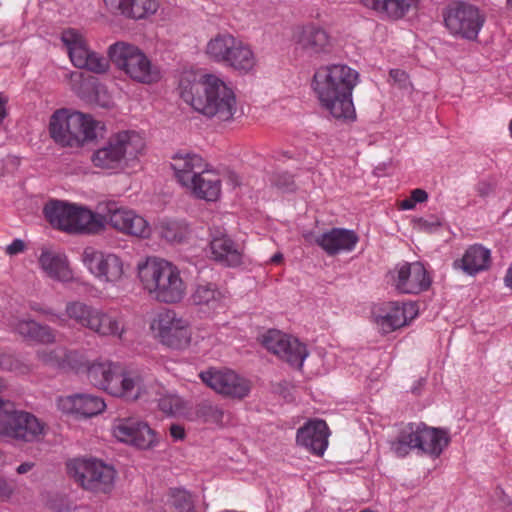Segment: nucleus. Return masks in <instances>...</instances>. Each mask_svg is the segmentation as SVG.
Returning <instances> with one entry per match:
<instances>
[{"instance_id": "obj_26", "label": "nucleus", "mask_w": 512, "mask_h": 512, "mask_svg": "<svg viewBox=\"0 0 512 512\" xmlns=\"http://www.w3.org/2000/svg\"><path fill=\"white\" fill-rule=\"evenodd\" d=\"M314 241L327 255L334 256L354 250L359 237L353 230L331 228L316 236Z\"/></svg>"}, {"instance_id": "obj_30", "label": "nucleus", "mask_w": 512, "mask_h": 512, "mask_svg": "<svg viewBox=\"0 0 512 512\" xmlns=\"http://www.w3.org/2000/svg\"><path fill=\"white\" fill-rule=\"evenodd\" d=\"M192 305L204 312H211L225 306L226 295L212 282L196 283L190 295Z\"/></svg>"}, {"instance_id": "obj_32", "label": "nucleus", "mask_w": 512, "mask_h": 512, "mask_svg": "<svg viewBox=\"0 0 512 512\" xmlns=\"http://www.w3.org/2000/svg\"><path fill=\"white\" fill-rule=\"evenodd\" d=\"M213 260L226 267H237L242 264L244 249L227 235L213 237L210 242Z\"/></svg>"}, {"instance_id": "obj_54", "label": "nucleus", "mask_w": 512, "mask_h": 512, "mask_svg": "<svg viewBox=\"0 0 512 512\" xmlns=\"http://www.w3.org/2000/svg\"><path fill=\"white\" fill-rule=\"evenodd\" d=\"M169 432L175 441L183 440L185 438V429L179 424H172L169 428Z\"/></svg>"}, {"instance_id": "obj_12", "label": "nucleus", "mask_w": 512, "mask_h": 512, "mask_svg": "<svg viewBox=\"0 0 512 512\" xmlns=\"http://www.w3.org/2000/svg\"><path fill=\"white\" fill-rule=\"evenodd\" d=\"M484 21L480 10L466 2L452 3L444 14V23L449 32L467 40L477 38Z\"/></svg>"}, {"instance_id": "obj_34", "label": "nucleus", "mask_w": 512, "mask_h": 512, "mask_svg": "<svg viewBox=\"0 0 512 512\" xmlns=\"http://www.w3.org/2000/svg\"><path fill=\"white\" fill-rule=\"evenodd\" d=\"M238 37L229 32H219L212 36L204 47L207 59L213 63L226 67Z\"/></svg>"}, {"instance_id": "obj_58", "label": "nucleus", "mask_w": 512, "mask_h": 512, "mask_svg": "<svg viewBox=\"0 0 512 512\" xmlns=\"http://www.w3.org/2000/svg\"><path fill=\"white\" fill-rule=\"evenodd\" d=\"M6 103H7V98H5L4 96L0 95V123L3 122V120L5 119L7 113H6Z\"/></svg>"}, {"instance_id": "obj_20", "label": "nucleus", "mask_w": 512, "mask_h": 512, "mask_svg": "<svg viewBox=\"0 0 512 512\" xmlns=\"http://www.w3.org/2000/svg\"><path fill=\"white\" fill-rule=\"evenodd\" d=\"M393 286L402 294H418L427 290L431 278L421 262H404L393 271Z\"/></svg>"}, {"instance_id": "obj_60", "label": "nucleus", "mask_w": 512, "mask_h": 512, "mask_svg": "<svg viewBox=\"0 0 512 512\" xmlns=\"http://www.w3.org/2000/svg\"><path fill=\"white\" fill-rule=\"evenodd\" d=\"M33 467V464L32 463H22L21 465H19L17 467V472L19 474H24V473H27L28 471H30Z\"/></svg>"}, {"instance_id": "obj_53", "label": "nucleus", "mask_w": 512, "mask_h": 512, "mask_svg": "<svg viewBox=\"0 0 512 512\" xmlns=\"http://www.w3.org/2000/svg\"><path fill=\"white\" fill-rule=\"evenodd\" d=\"M418 226L423 231L432 232L435 229L439 228L441 226V223L437 219H433L430 221V220L421 218L418 220Z\"/></svg>"}, {"instance_id": "obj_38", "label": "nucleus", "mask_w": 512, "mask_h": 512, "mask_svg": "<svg viewBox=\"0 0 512 512\" xmlns=\"http://www.w3.org/2000/svg\"><path fill=\"white\" fill-rule=\"evenodd\" d=\"M363 6L374 11L382 18L402 19L418 0H359Z\"/></svg>"}, {"instance_id": "obj_61", "label": "nucleus", "mask_w": 512, "mask_h": 512, "mask_svg": "<svg viewBox=\"0 0 512 512\" xmlns=\"http://www.w3.org/2000/svg\"><path fill=\"white\" fill-rule=\"evenodd\" d=\"M10 493V489L6 483V481L0 478V496H5Z\"/></svg>"}, {"instance_id": "obj_56", "label": "nucleus", "mask_w": 512, "mask_h": 512, "mask_svg": "<svg viewBox=\"0 0 512 512\" xmlns=\"http://www.w3.org/2000/svg\"><path fill=\"white\" fill-rule=\"evenodd\" d=\"M13 404L9 401H3L0 399V417L4 416L8 411L10 412L13 409Z\"/></svg>"}, {"instance_id": "obj_1", "label": "nucleus", "mask_w": 512, "mask_h": 512, "mask_svg": "<svg viewBox=\"0 0 512 512\" xmlns=\"http://www.w3.org/2000/svg\"><path fill=\"white\" fill-rule=\"evenodd\" d=\"M178 89L187 105L209 119L229 121L237 111L234 91L215 74L185 71Z\"/></svg>"}, {"instance_id": "obj_62", "label": "nucleus", "mask_w": 512, "mask_h": 512, "mask_svg": "<svg viewBox=\"0 0 512 512\" xmlns=\"http://www.w3.org/2000/svg\"><path fill=\"white\" fill-rule=\"evenodd\" d=\"M282 258L283 256L281 253H276L275 255L272 256L271 261L273 263H279L282 260Z\"/></svg>"}, {"instance_id": "obj_55", "label": "nucleus", "mask_w": 512, "mask_h": 512, "mask_svg": "<svg viewBox=\"0 0 512 512\" xmlns=\"http://www.w3.org/2000/svg\"><path fill=\"white\" fill-rule=\"evenodd\" d=\"M410 197L416 205L417 203L426 202L428 200V193L423 189L417 188L411 191Z\"/></svg>"}, {"instance_id": "obj_2", "label": "nucleus", "mask_w": 512, "mask_h": 512, "mask_svg": "<svg viewBox=\"0 0 512 512\" xmlns=\"http://www.w3.org/2000/svg\"><path fill=\"white\" fill-rule=\"evenodd\" d=\"M359 81L358 72L346 64L322 65L314 72L311 87L329 114L343 121L356 118L352 93Z\"/></svg>"}, {"instance_id": "obj_25", "label": "nucleus", "mask_w": 512, "mask_h": 512, "mask_svg": "<svg viewBox=\"0 0 512 512\" xmlns=\"http://www.w3.org/2000/svg\"><path fill=\"white\" fill-rule=\"evenodd\" d=\"M329 435L326 422L321 419H313L298 429L296 441L298 445L305 447L312 454L322 456L328 447Z\"/></svg>"}, {"instance_id": "obj_36", "label": "nucleus", "mask_w": 512, "mask_h": 512, "mask_svg": "<svg viewBox=\"0 0 512 512\" xmlns=\"http://www.w3.org/2000/svg\"><path fill=\"white\" fill-rule=\"evenodd\" d=\"M257 66L258 58L252 46L238 37L226 68L240 75H247L253 73Z\"/></svg>"}, {"instance_id": "obj_33", "label": "nucleus", "mask_w": 512, "mask_h": 512, "mask_svg": "<svg viewBox=\"0 0 512 512\" xmlns=\"http://www.w3.org/2000/svg\"><path fill=\"white\" fill-rule=\"evenodd\" d=\"M9 326L24 339L40 344H53L56 342V331L48 325L40 324L32 319L12 318Z\"/></svg>"}, {"instance_id": "obj_15", "label": "nucleus", "mask_w": 512, "mask_h": 512, "mask_svg": "<svg viewBox=\"0 0 512 512\" xmlns=\"http://www.w3.org/2000/svg\"><path fill=\"white\" fill-rule=\"evenodd\" d=\"M150 328L159 341L174 349H183L190 344L191 333L188 322L178 317L175 311L165 309L152 320Z\"/></svg>"}, {"instance_id": "obj_29", "label": "nucleus", "mask_w": 512, "mask_h": 512, "mask_svg": "<svg viewBox=\"0 0 512 512\" xmlns=\"http://www.w3.org/2000/svg\"><path fill=\"white\" fill-rule=\"evenodd\" d=\"M491 266V251L481 244L470 245L461 258L453 262V268L469 276L487 271Z\"/></svg>"}, {"instance_id": "obj_42", "label": "nucleus", "mask_w": 512, "mask_h": 512, "mask_svg": "<svg viewBox=\"0 0 512 512\" xmlns=\"http://www.w3.org/2000/svg\"><path fill=\"white\" fill-rule=\"evenodd\" d=\"M189 232V226L184 221L168 220L160 224L161 237L172 243L182 242Z\"/></svg>"}, {"instance_id": "obj_22", "label": "nucleus", "mask_w": 512, "mask_h": 512, "mask_svg": "<svg viewBox=\"0 0 512 512\" xmlns=\"http://www.w3.org/2000/svg\"><path fill=\"white\" fill-rule=\"evenodd\" d=\"M113 395L128 401L148 399L153 388L151 381L138 371L125 370L121 367Z\"/></svg>"}, {"instance_id": "obj_39", "label": "nucleus", "mask_w": 512, "mask_h": 512, "mask_svg": "<svg viewBox=\"0 0 512 512\" xmlns=\"http://www.w3.org/2000/svg\"><path fill=\"white\" fill-rule=\"evenodd\" d=\"M89 330L103 337L121 338L124 333V327L117 316L97 307H95Z\"/></svg>"}, {"instance_id": "obj_28", "label": "nucleus", "mask_w": 512, "mask_h": 512, "mask_svg": "<svg viewBox=\"0 0 512 512\" xmlns=\"http://www.w3.org/2000/svg\"><path fill=\"white\" fill-rule=\"evenodd\" d=\"M42 272L49 278L59 282H70L73 271L67 256L62 252L44 248L38 257Z\"/></svg>"}, {"instance_id": "obj_19", "label": "nucleus", "mask_w": 512, "mask_h": 512, "mask_svg": "<svg viewBox=\"0 0 512 512\" xmlns=\"http://www.w3.org/2000/svg\"><path fill=\"white\" fill-rule=\"evenodd\" d=\"M374 320L379 329L387 334L407 325L418 315L414 302L391 301L381 304L374 312Z\"/></svg>"}, {"instance_id": "obj_10", "label": "nucleus", "mask_w": 512, "mask_h": 512, "mask_svg": "<svg viewBox=\"0 0 512 512\" xmlns=\"http://www.w3.org/2000/svg\"><path fill=\"white\" fill-rule=\"evenodd\" d=\"M69 475L85 490L108 494L115 486L117 472L112 465L94 458H77L67 463Z\"/></svg>"}, {"instance_id": "obj_6", "label": "nucleus", "mask_w": 512, "mask_h": 512, "mask_svg": "<svg viewBox=\"0 0 512 512\" xmlns=\"http://www.w3.org/2000/svg\"><path fill=\"white\" fill-rule=\"evenodd\" d=\"M100 124L89 114L61 108L51 115L48 130L57 145L80 148L97 138Z\"/></svg>"}, {"instance_id": "obj_41", "label": "nucleus", "mask_w": 512, "mask_h": 512, "mask_svg": "<svg viewBox=\"0 0 512 512\" xmlns=\"http://www.w3.org/2000/svg\"><path fill=\"white\" fill-rule=\"evenodd\" d=\"M196 415L204 423L223 427L228 422L229 415L221 405L205 400L197 405Z\"/></svg>"}, {"instance_id": "obj_9", "label": "nucleus", "mask_w": 512, "mask_h": 512, "mask_svg": "<svg viewBox=\"0 0 512 512\" xmlns=\"http://www.w3.org/2000/svg\"><path fill=\"white\" fill-rule=\"evenodd\" d=\"M111 61L133 81L142 84L156 83L161 78L157 65L137 46L116 42L108 50Z\"/></svg>"}, {"instance_id": "obj_27", "label": "nucleus", "mask_w": 512, "mask_h": 512, "mask_svg": "<svg viewBox=\"0 0 512 512\" xmlns=\"http://www.w3.org/2000/svg\"><path fill=\"white\" fill-rule=\"evenodd\" d=\"M208 166V163L195 153H177L171 162L175 178L183 188L191 184L192 180Z\"/></svg>"}, {"instance_id": "obj_51", "label": "nucleus", "mask_w": 512, "mask_h": 512, "mask_svg": "<svg viewBox=\"0 0 512 512\" xmlns=\"http://www.w3.org/2000/svg\"><path fill=\"white\" fill-rule=\"evenodd\" d=\"M475 189L480 197H488L494 192L495 186L490 180H481L476 184Z\"/></svg>"}, {"instance_id": "obj_3", "label": "nucleus", "mask_w": 512, "mask_h": 512, "mask_svg": "<svg viewBox=\"0 0 512 512\" xmlns=\"http://www.w3.org/2000/svg\"><path fill=\"white\" fill-rule=\"evenodd\" d=\"M137 276L143 291L163 304H178L187 295V282L181 269L160 257H147L137 265Z\"/></svg>"}, {"instance_id": "obj_4", "label": "nucleus", "mask_w": 512, "mask_h": 512, "mask_svg": "<svg viewBox=\"0 0 512 512\" xmlns=\"http://www.w3.org/2000/svg\"><path fill=\"white\" fill-rule=\"evenodd\" d=\"M144 149L145 141L139 133L121 131L92 153L91 163L108 175L117 174L137 160Z\"/></svg>"}, {"instance_id": "obj_46", "label": "nucleus", "mask_w": 512, "mask_h": 512, "mask_svg": "<svg viewBox=\"0 0 512 512\" xmlns=\"http://www.w3.org/2000/svg\"><path fill=\"white\" fill-rule=\"evenodd\" d=\"M62 369H73L79 371L83 368H88V360L86 356L77 350H67L64 348Z\"/></svg>"}, {"instance_id": "obj_24", "label": "nucleus", "mask_w": 512, "mask_h": 512, "mask_svg": "<svg viewBox=\"0 0 512 512\" xmlns=\"http://www.w3.org/2000/svg\"><path fill=\"white\" fill-rule=\"evenodd\" d=\"M107 10L116 16L140 21L147 20L159 9L158 0H103Z\"/></svg>"}, {"instance_id": "obj_45", "label": "nucleus", "mask_w": 512, "mask_h": 512, "mask_svg": "<svg viewBox=\"0 0 512 512\" xmlns=\"http://www.w3.org/2000/svg\"><path fill=\"white\" fill-rule=\"evenodd\" d=\"M159 409L168 414L174 415L183 410L184 405L182 399L173 393H166L158 399Z\"/></svg>"}, {"instance_id": "obj_44", "label": "nucleus", "mask_w": 512, "mask_h": 512, "mask_svg": "<svg viewBox=\"0 0 512 512\" xmlns=\"http://www.w3.org/2000/svg\"><path fill=\"white\" fill-rule=\"evenodd\" d=\"M37 359L51 367L62 368L64 347L42 348L36 353Z\"/></svg>"}, {"instance_id": "obj_63", "label": "nucleus", "mask_w": 512, "mask_h": 512, "mask_svg": "<svg viewBox=\"0 0 512 512\" xmlns=\"http://www.w3.org/2000/svg\"><path fill=\"white\" fill-rule=\"evenodd\" d=\"M82 75L83 74L80 72H73V73H71V78L72 79H80L82 77Z\"/></svg>"}, {"instance_id": "obj_49", "label": "nucleus", "mask_w": 512, "mask_h": 512, "mask_svg": "<svg viewBox=\"0 0 512 512\" xmlns=\"http://www.w3.org/2000/svg\"><path fill=\"white\" fill-rule=\"evenodd\" d=\"M32 309L34 311H37L45 316L48 317V320L54 324H57L58 326H65L66 325V318L63 314L55 313L50 308H41L39 306H32Z\"/></svg>"}, {"instance_id": "obj_11", "label": "nucleus", "mask_w": 512, "mask_h": 512, "mask_svg": "<svg viewBox=\"0 0 512 512\" xmlns=\"http://www.w3.org/2000/svg\"><path fill=\"white\" fill-rule=\"evenodd\" d=\"M100 217L102 218L101 231L109 225L119 233L139 239H147L152 233L149 222L142 215L130 208L118 206L114 202L107 203L105 212L100 214Z\"/></svg>"}, {"instance_id": "obj_18", "label": "nucleus", "mask_w": 512, "mask_h": 512, "mask_svg": "<svg viewBox=\"0 0 512 512\" xmlns=\"http://www.w3.org/2000/svg\"><path fill=\"white\" fill-rule=\"evenodd\" d=\"M263 346L291 366L301 368L308 356L306 346L297 338L276 329L262 335Z\"/></svg>"}, {"instance_id": "obj_40", "label": "nucleus", "mask_w": 512, "mask_h": 512, "mask_svg": "<svg viewBox=\"0 0 512 512\" xmlns=\"http://www.w3.org/2000/svg\"><path fill=\"white\" fill-rule=\"evenodd\" d=\"M95 307L81 301H69L65 305L66 324L73 321L81 327L90 328Z\"/></svg>"}, {"instance_id": "obj_64", "label": "nucleus", "mask_w": 512, "mask_h": 512, "mask_svg": "<svg viewBox=\"0 0 512 512\" xmlns=\"http://www.w3.org/2000/svg\"><path fill=\"white\" fill-rule=\"evenodd\" d=\"M509 131L512 137V120L509 122Z\"/></svg>"}, {"instance_id": "obj_48", "label": "nucleus", "mask_w": 512, "mask_h": 512, "mask_svg": "<svg viewBox=\"0 0 512 512\" xmlns=\"http://www.w3.org/2000/svg\"><path fill=\"white\" fill-rule=\"evenodd\" d=\"M270 181L272 185L283 191H292L294 189V180L293 176L288 172H277L274 173Z\"/></svg>"}, {"instance_id": "obj_59", "label": "nucleus", "mask_w": 512, "mask_h": 512, "mask_svg": "<svg viewBox=\"0 0 512 512\" xmlns=\"http://www.w3.org/2000/svg\"><path fill=\"white\" fill-rule=\"evenodd\" d=\"M503 280L505 286L512 289V263L509 265Z\"/></svg>"}, {"instance_id": "obj_13", "label": "nucleus", "mask_w": 512, "mask_h": 512, "mask_svg": "<svg viewBox=\"0 0 512 512\" xmlns=\"http://www.w3.org/2000/svg\"><path fill=\"white\" fill-rule=\"evenodd\" d=\"M111 432L119 442L140 450L153 449L160 442L158 433L147 422L137 417L114 419Z\"/></svg>"}, {"instance_id": "obj_17", "label": "nucleus", "mask_w": 512, "mask_h": 512, "mask_svg": "<svg viewBox=\"0 0 512 512\" xmlns=\"http://www.w3.org/2000/svg\"><path fill=\"white\" fill-rule=\"evenodd\" d=\"M200 379L216 393L243 399L251 392V382L228 368H209L199 374Z\"/></svg>"}, {"instance_id": "obj_43", "label": "nucleus", "mask_w": 512, "mask_h": 512, "mask_svg": "<svg viewBox=\"0 0 512 512\" xmlns=\"http://www.w3.org/2000/svg\"><path fill=\"white\" fill-rule=\"evenodd\" d=\"M168 503L176 512H195L192 496L184 489H171L168 496Z\"/></svg>"}, {"instance_id": "obj_14", "label": "nucleus", "mask_w": 512, "mask_h": 512, "mask_svg": "<svg viewBox=\"0 0 512 512\" xmlns=\"http://www.w3.org/2000/svg\"><path fill=\"white\" fill-rule=\"evenodd\" d=\"M45 433V425L35 415L14 408L0 417V438L34 442Z\"/></svg>"}, {"instance_id": "obj_57", "label": "nucleus", "mask_w": 512, "mask_h": 512, "mask_svg": "<svg viewBox=\"0 0 512 512\" xmlns=\"http://www.w3.org/2000/svg\"><path fill=\"white\" fill-rule=\"evenodd\" d=\"M415 203L412 201V198L409 197V198H406L404 200H402L400 203H399V208L401 210H412L415 208Z\"/></svg>"}, {"instance_id": "obj_21", "label": "nucleus", "mask_w": 512, "mask_h": 512, "mask_svg": "<svg viewBox=\"0 0 512 512\" xmlns=\"http://www.w3.org/2000/svg\"><path fill=\"white\" fill-rule=\"evenodd\" d=\"M56 406L64 414L91 418L101 414L106 408V403L100 396L79 393L59 396L56 400Z\"/></svg>"}, {"instance_id": "obj_8", "label": "nucleus", "mask_w": 512, "mask_h": 512, "mask_svg": "<svg viewBox=\"0 0 512 512\" xmlns=\"http://www.w3.org/2000/svg\"><path fill=\"white\" fill-rule=\"evenodd\" d=\"M87 272L100 284L118 287L128 278L130 264L115 252L88 246L81 253Z\"/></svg>"}, {"instance_id": "obj_16", "label": "nucleus", "mask_w": 512, "mask_h": 512, "mask_svg": "<svg viewBox=\"0 0 512 512\" xmlns=\"http://www.w3.org/2000/svg\"><path fill=\"white\" fill-rule=\"evenodd\" d=\"M61 40L75 67L79 69H86L96 74H102L108 71V60L92 51L83 35L75 29H67L63 31Z\"/></svg>"}, {"instance_id": "obj_52", "label": "nucleus", "mask_w": 512, "mask_h": 512, "mask_svg": "<svg viewBox=\"0 0 512 512\" xmlns=\"http://www.w3.org/2000/svg\"><path fill=\"white\" fill-rule=\"evenodd\" d=\"M26 249V244L21 239H14L9 245L5 248V253L9 256H15L22 252H24Z\"/></svg>"}, {"instance_id": "obj_47", "label": "nucleus", "mask_w": 512, "mask_h": 512, "mask_svg": "<svg viewBox=\"0 0 512 512\" xmlns=\"http://www.w3.org/2000/svg\"><path fill=\"white\" fill-rule=\"evenodd\" d=\"M0 368L16 373H25L28 367L12 355L0 353Z\"/></svg>"}, {"instance_id": "obj_50", "label": "nucleus", "mask_w": 512, "mask_h": 512, "mask_svg": "<svg viewBox=\"0 0 512 512\" xmlns=\"http://www.w3.org/2000/svg\"><path fill=\"white\" fill-rule=\"evenodd\" d=\"M389 78L400 88H406L409 84L408 74L401 69H391L389 72Z\"/></svg>"}, {"instance_id": "obj_7", "label": "nucleus", "mask_w": 512, "mask_h": 512, "mask_svg": "<svg viewBox=\"0 0 512 512\" xmlns=\"http://www.w3.org/2000/svg\"><path fill=\"white\" fill-rule=\"evenodd\" d=\"M43 213L54 227L66 232L97 233L101 231L102 218L99 213L60 200H51Z\"/></svg>"}, {"instance_id": "obj_5", "label": "nucleus", "mask_w": 512, "mask_h": 512, "mask_svg": "<svg viewBox=\"0 0 512 512\" xmlns=\"http://www.w3.org/2000/svg\"><path fill=\"white\" fill-rule=\"evenodd\" d=\"M449 443L448 430L423 422H411L401 427L397 436L390 441V450L399 458L406 457L412 450L438 458Z\"/></svg>"}, {"instance_id": "obj_37", "label": "nucleus", "mask_w": 512, "mask_h": 512, "mask_svg": "<svg viewBox=\"0 0 512 512\" xmlns=\"http://www.w3.org/2000/svg\"><path fill=\"white\" fill-rule=\"evenodd\" d=\"M121 366L112 362L93 363L87 368L89 381L100 389L113 395V387L117 383Z\"/></svg>"}, {"instance_id": "obj_35", "label": "nucleus", "mask_w": 512, "mask_h": 512, "mask_svg": "<svg viewBox=\"0 0 512 512\" xmlns=\"http://www.w3.org/2000/svg\"><path fill=\"white\" fill-rule=\"evenodd\" d=\"M257 66L258 58L252 46L238 37L226 68L240 75H247L253 73Z\"/></svg>"}, {"instance_id": "obj_31", "label": "nucleus", "mask_w": 512, "mask_h": 512, "mask_svg": "<svg viewBox=\"0 0 512 512\" xmlns=\"http://www.w3.org/2000/svg\"><path fill=\"white\" fill-rule=\"evenodd\" d=\"M221 186L219 174L208 166L185 189L197 199L213 202L219 199Z\"/></svg>"}, {"instance_id": "obj_23", "label": "nucleus", "mask_w": 512, "mask_h": 512, "mask_svg": "<svg viewBox=\"0 0 512 512\" xmlns=\"http://www.w3.org/2000/svg\"><path fill=\"white\" fill-rule=\"evenodd\" d=\"M293 41L297 50L309 55L326 54L332 50V39L328 32L314 24L297 28Z\"/></svg>"}]
</instances>
